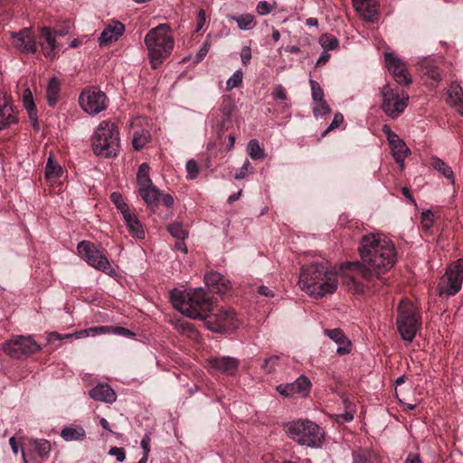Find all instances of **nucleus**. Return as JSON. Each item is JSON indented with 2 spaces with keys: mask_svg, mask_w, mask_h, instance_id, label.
I'll list each match as a JSON object with an SVG mask.
<instances>
[{
  "mask_svg": "<svg viewBox=\"0 0 463 463\" xmlns=\"http://www.w3.org/2000/svg\"><path fill=\"white\" fill-rule=\"evenodd\" d=\"M361 261L348 263L365 280L379 277L393 268L397 262L394 243L380 233L364 235L358 247Z\"/></svg>",
  "mask_w": 463,
  "mask_h": 463,
  "instance_id": "obj_1",
  "label": "nucleus"
},
{
  "mask_svg": "<svg viewBox=\"0 0 463 463\" xmlns=\"http://www.w3.org/2000/svg\"><path fill=\"white\" fill-rule=\"evenodd\" d=\"M298 284L314 298L333 294L338 288V273L327 263L312 262L301 267Z\"/></svg>",
  "mask_w": 463,
  "mask_h": 463,
  "instance_id": "obj_2",
  "label": "nucleus"
},
{
  "mask_svg": "<svg viewBox=\"0 0 463 463\" xmlns=\"http://www.w3.org/2000/svg\"><path fill=\"white\" fill-rule=\"evenodd\" d=\"M171 298L182 314L194 319L203 320L213 309L212 298L203 288H194L188 293L174 290L171 292Z\"/></svg>",
  "mask_w": 463,
  "mask_h": 463,
  "instance_id": "obj_3",
  "label": "nucleus"
},
{
  "mask_svg": "<svg viewBox=\"0 0 463 463\" xmlns=\"http://www.w3.org/2000/svg\"><path fill=\"white\" fill-rule=\"evenodd\" d=\"M91 146L98 156L116 157L120 150V137L115 123L109 120L100 122L91 137Z\"/></svg>",
  "mask_w": 463,
  "mask_h": 463,
  "instance_id": "obj_4",
  "label": "nucleus"
},
{
  "mask_svg": "<svg viewBox=\"0 0 463 463\" xmlns=\"http://www.w3.org/2000/svg\"><path fill=\"white\" fill-rule=\"evenodd\" d=\"M150 63L156 69L169 56L174 48V40L167 24H159L145 36Z\"/></svg>",
  "mask_w": 463,
  "mask_h": 463,
  "instance_id": "obj_5",
  "label": "nucleus"
},
{
  "mask_svg": "<svg viewBox=\"0 0 463 463\" xmlns=\"http://www.w3.org/2000/svg\"><path fill=\"white\" fill-rule=\"evenodd\" d=\"M397 312V329L402 338L411 343L420 328V315L414 304L407 299H402L400 302Z\"/></svg>",
  "mask_w": 463,
  "mask_h": 463,
  "instance_id": "obj_6",
  "label": "nucleus"
},
{
  "mask_svg": "<svg viewBox=\"0 0 463 463\" xmlns=\"http://www.w3.org/2000/svg\"><path fill=\"white\" fill-rule=\"evenodd\" d=\"M288 435L302 446L317 448L323 441V431L315 422L305 420H296L287 424Z\"/></svg>",
  "mask_w": 463,
  "mask_h": 463,
  "instance_id": "obj_7",
  "label": "nucleus"
},
{
  "mask_svg": "<svg viewBox=\"0 0 463 463\" xmlns=\"http://www.w3.org/2000/svg\"><path fill=\"white\" fill-rule=\"evenodd\" d=\"M382 109L392 119L397 118L408 106V94L396 85L385 84L382 90Z\"/></svg>",
  "mask_w": 463,
  "mask_h": 463,
  "instance_id": "obj_8",
  "label": "nucleus"
},
{
  "mask_svg": "<svg viewBox=\"0 0 463 463\" xmlns=\"http://www.w3.org/2000/svg\"><path fill=\"white\" fill-rule=\"evenodd\" d=\"M77 250L79 256L90 266L111 277L117 275L108 258L101 253L94 243L89 241H82L78 243Z\"/></svg>",
  "mask_w": 463,
  "mask_h": 463,
  "instance_id": "obj_9",
  "label": "nucleus"
},
{
  "mask_svg": "<svg viewBox=\"0 0 463 463\" xmlns=\"http://www.w3.org/2000/svg\"><path fill=\"white\" fill-rule=\"evenodd\" d=\"M463 284V259L451 263L441 277L438 290L439 296L452 297L458 294Z\"/></svg>",
  "mask_w": 463,
  "mask_h": 463,
  "instance_id": "obj_10",
  "label": "nucleus"
},
{
  "mask_svg": "<svg viewBox=\"0 0 463 463\" xmlns=\"http://www.w3.org/2000/svg\"><path fill=\"white\" fill-rule=\"evenodd\" d=\"M3 349L10 357L22 359L39 352L41 345L31 335H17L7 341Z\"/></svg>",
  "mask_w": 463,
  "mask_h": 463,
  "instance_id": "obj_11",
  "label": "nucleus"
},
{
  "mask_svg": "<svg viewBox=\"0 0 463 463\" xmlns=\"http://www.w3.org/2000/svg\"><path fill=\"white\" fill-rule=\"evenodd\" d=\"M205 326L216 333H223L236 326L235 314L230 309L221 308L215 313H208L203 318Z\"/></svg>",
  "mask_w": 463,
  "mask_h": 463,
  "instance_id": "obj_12",
  "label": "nucleus"
},
{
  "mask_svg": "<svg viewBox=\"0 0 463 463\" xmlns=\"http://www.w3.org/2000/svg\"><path fill=\"white\" fill-rule=\"evenodd\" d=\"M82 109L90 115H96L107 109L106 94L94 88L83 90L79 98Z\"/></svg>",
  "mask_w": 463,
  "mask_h": 463,
  "instance_id": "obj_13",
  "label": "nucleus"
},
{
  "mask_svg": "<svg viewBox=\"0 0 463 463\" xmlns=\"http://www.w3.org/2000/svg\"><path fill=\"white\" fill-rule=\"evenodd\" d=\"M240 361L232 356H213L206 360V368L210 373H221L233 376L237 373Z\"/></svg>",
  "mask_w": 463,
  "mask_h": 463,
  "instance_id": "obj_14",
  "label": "nucleus"
},
{
  "mask_svg": "<svg viewBox=\"0 0 463 463\" xmlns=\"http://www.w3.org/2000/svg\"><path fill=\"white\" fill-rule=\"evenodd\" d=\"M138 194L152 212L158 208L160 201L166 207H171L174 204L173 196L169 194H162L154 184L139 190Z\"/></svg>",
  "mask_w": 463,
  "mask_h": 463,
  "instance_id": "obj_15",
  "label": "nucleus"
},
{
  "mask_svg": "<svg viewBox=\"0 0 463 463\" xmlns=\"http://www.w3.org/2000/svg\"><path fill=\"white\" fill-rule=\"evenodd\" d=\"M14 46L22 53L34 54L37 45L33 33L30 28H23L17 33H11Z\"/></svg>",
  "mask_w": 463,
  "mask_h": 463,
  "instance_id": "obj_16",
  "label": "nucleus"
},
{
  "mask_svg": "<svg viewBox=\"0 0 463 463\" xmlns=\"http://www.w3.org/2000/svg\"><path fill=\"white\" fill-rule=\"evenodd\" d=\"M385 63L397 83L409 85L411 82V78L406 71V64L400 58L393 53H386Z\"/></svg>",
  "mask_w": 463,
  "mask_h": 463,
  "instance_id": "obj_17",
  "label": "nucleus"
},
{
  "mask_svg": "<svg viewBox=\"0 0 463 463\" xmlns=\"http://www.w3.org/2000/svg\"><path fill=\"white\" fill-rule=\"evenodd\" d=\"M18 122L17 112L12 99L5 90H0V130Z\"/></svg>",
  "mask_w": 463,
  "mask_h": 463,
  "instance_id": "obj_18",
  "label": "nucleus"
},
{
  "mask_svg": "<svg viewBox=\"0 0 463 463\" xmlns=\"http://www.w3.org/2000/svg\"><path fill=\"white\" fill-rule=\"evenodd\" d=\"M125 32V25L119 21H113L109 24L99 37L100 46L108 45L111 43L117 42Z\"/></svg>",
  "mask_w": 463,
  "mask_h": 463,
  "instance_id": "obj_19",
  "label": "nucleus"
},
{
  "mask_svg": "<svg viewBox=\"0 0 463 463\" xmlns=\"http://www.w3.org/2000/svg\"><path fill=\"white\" fill-rule=\"evenodd\" d=\"M388 143L395 162L398 163L402 168H403L404 160L408 155L411 154L410 148L407 146L405 142L396 134H392L389 137Z\"/></svg>",
  "mask_w": 463,
  "mask_h": 463,
  "instance_id": "obj_20",
  "label": "nucleus"
},
{
  "mask_svg": "<svg viewBox=\"0 0 463 463\" xmlns=\"http://www.w3.org/2000/svg\"><path fill=\"white\" fill-rule=\"evenodd\" d=\"M108 331V327L106 326H94L90 327L89 329L80 330L72 334H59L57 332H51L48 334L47 340L48 342H52L55 340H64V339H80L86 336H89L90 335H95L98 334H103Z\"/></svg>",
  "mask_w": 463,
  "mask_h": 463,
  "instance_id": "obj_21",
  "label": "nucleus"
},
{
  "mask_svg": "<svg viewBox=\"0 0 463 463\" xmlns=\"http://www.w3.org/2000/svg\"><path fill=\"white\" fill-rule=\"evenodd\" d=\"M325 335L338 345L336 354H347L352 350V343L340 328L326 329Z\"/></svg>",
  "mask_w": 463,
  "mask_h": 463,
  "instance_id": "obj_22",
  "label": "nucleus"
},
{
  "mask_svg": "<svg viewBox=\"0 0 463 463\" xmlns=\"http://www.w3.org/2000/svg\"><path fill=\"white\" fill-rule=\"evenodd\" d=\"M354 9L367 22L377 20L378 12L376 10L377 0H352Z\"/></svg>",
  "mask_w": 463,
  "mask_h": 463,
  "instance_id": "obj_23",
  "label": "nucleus"
},
{
  "mask_svg": "<svg viewBox=\"0 0 463 463\" xmlns=\"http://www.w3.org/2000/svg\"><path fill=\"white\" fill-rule=\"evenodd\" d=\"M89 395L95 401L113 403L117 395L114 390L107 383H99L89 391Z\"/></svg>",
  "mask_w": 463,
  "mask_h": 463,
  "instance_id": "obj_24",
  "label": "nucleus"
},
{
  "mask_svg": "<svg viewBox=\"0 0 463 463\" xmlns=\"http://www.w3.org/2000/svg\"><path fill=\"white\" fill-rule=\"evenodd\" d=\"M41 37L45 40V42L41 43L44 56L51 60L54 59L57 42L53 30L47 26L42 27Z\"/></svg>",
  "mask_w": 463,
  "mask_h": 463,
  "instance_id": "obj_25",
  "label": "nucleus"
},
{
  "mask_svg": "<svg viewBox=\"0 0 463 463\" xmlns=\"http://www.w3.org/2000/svg\"><path fill=\"white\" fill-rule=\"evenodd\" d=\"M204 282L207 287L212 288L217 293H224L229 287L230 281L217 271H210L204 275Z\"/></svg>",
  "mask_w": 463,
  "mask_h": 463,
  "instance_id": "obj_26",
  "label": "nucleus"
},
{
  "mask_svg": "<svg viewBox=\"0 0 463 463\" xmlns=\"http://www.w3.org/2000/svg\"><path fill=\"white\" fill-rule=\"evenodd\" d=\"M352 458L353 463H381L380 455L366 448L353 450Z\"/></svg>",
  "mask_w": 463,
  "mask_h": 463,
  "instance_id": "obj_27",
  "label": "nucleus"
},
{
  "mask_svg": "<svg viewBox=\"0 0 463 463\" xmlns=\"http://www.w3.org/2000/svg\"><path fill=\"white\" fill-rule=\"evenodd\" d=\"M23 102L33 128L38 131L40 128L37 117V109L33 101V94L29 90H26L24 92Z\"/></svg>",
  "mask_w": 463,
  "mask_h": 463,
  "instance_id": "obj_28",
  "label": "nucleus"
},
{
  "mask_svg": "<svg viewBox=\"0 0 463 463\" xmlns=\"http://www.w3.org/2000/svg\"><path fill=\"white\" fill-rule=\"evenodd\" d=\"M62 439L65 441H79L86 439L85 430L79 425L65 426L60 433Z\"/></svg>",
  "mask_w": 463,
  "mask_h": 463,
  "instance_id": "obj_29",
  "label": "nucleus"
},
{
  "mask_svg": "<svg viewBox=\"0 0 463 463\" xmlns=\"http://www.w3.org/2000/svg\"><path fill=\"white\" fill-rule=\"evenodd\" d=\"M123 219L129 233L133 237L137 239L145 238V231L143 226L135 213L130 212Z\"/></svg>",
  "mask_w": 463,
  "mask_h": 463,
  "instance_id": "obj_30",
  "label": "nucleus"
},
{
  "mask_svg": "<svg viewBox=\"0 0 463 463\" xmlns=\"http://www.w3.org/2000/svg\"><path fill=\"white\" fill-rule=\"evenodd\" d=\"M61 83L58 78L50 79L46 88V99L50 107H54L60 98Z\"/></svg>",
  "mask_w": 463,
  "mask_h": 463,
  "instance_id": "obj_31",
  "label": "nucleus"
},
{
  "mask_svg": "<svg viewBox=\"0 0 463 463\" xmlns=\"http://www.w3.org/2000/svg\"><path fill=\"white\" fill-rule=\"evenodd\" d=\"M430 164L436 171L440 173L444 177L449 179L451 183H454L455 176H454L453 170L442 159L434 156L430 158Z\"/></svg>",
  "mask_w": 463,
  "mask_h": 463,
  "instance_id": "obj_32",
  "label": "nucleus"
},
{
  "mask_svg": "<svg viewBox=\"0 0 463 463\" xmlns=\"http://www.w3.org/2000/svg\"><path fill=\"white\" fill-rule=\"evenodd\" d=\"M149 165L146 163H143L139 165L137 173V184L138 191L154 184L149 176Z\"/></svg>",
  "mask_w": 463,
  "mask_h": 463,
  "instance_id": "obj_33",
  "label": "nucleus"
},
{
  "mask_svg": "<svg viewBox=\"0 0 463 463\" xmlns=\"http://www.w3.org/2000/svg\"><path fill=\"white\" fill-rule=\"evenodd\" d=\"M30 445L33 447L38 456L42 458H48L52 450L49 440L45 439H32Z\"/></svg>",
  "mask_w": 463,
  "mask_h": 463,
  "instance_id": "obj_34",
  "label": "nucleus"
},
{
  "mask_svg": "<svg viewBox=\"0 0 463 463\" xmlns=\"http://www.w3.org/2000/svg\"><path fill=\"white\" fill-rule=\"evenodd\" d=\"M62 173V168L59 165L58 162L52 159V156H50L48 157L46 165H45V177L47 180L54 181L58 179Z\"/></svg>",
  "mask_w": 463,
  "mask_h": 463,
  "instance_id": "obj_35",
  "label": "nucleus"
},
{
  "mask_svg": "<svg viewBox=\"0 0 463 463\" xmlns=\"http://www.w3.org/2000/svg\"><path fill=\"white\" fill-rule=\"evenodd\" d=\"M420 65L425 70L424 73L427 77L436 82L441 80L440 74L437 66L433 63L432 60L425 58L420 61Z\"/></svg>",
  "mask_w": 463,
  "mask_h": 463,
  "instance_id": "obj_36",
  "label": "nucleus"
},
{
  "mask_svg": "<svg viewBox=\"0 0 463 463\" xmlns=\"http://www.w3.org/2000/svg\"><path fill=\"white\" fill-rule=\"evenodd\" d=\"M348 263L349 262L345 263V268L349 269L350 270H352L354 272V275L350 276V277H347L345 283H346L348 288L350 290H352L354 293L362 294L364 292V286L356 278V276H361V275L357 274L354 270V269L351 266L348 265Z\"/></svg>",
  "mask_w": 463,
  "mask_h": 463,
  "instance_id": "obj_37",
  "label": "nucleus"
},
{
  "mask_svg": "<svg viewBox=\"0 0 463 463\" xmlns=\"http://www.w3.org/2000/svg\"><path fill=\"white\" fill-rule=\"evenodd\" d=\"M310 381L304 375L299 376L296 381L290 383L294 394L307 395L310 388Z\"/></svg>",
  "mask_w": 463,
  "mask_h": 463,
  "instance_id": "obj_38",
  "label": "nucleus"
},
{
  "mask_svg": "<svg viewBox=\"0 0 463 463\" xmlns=\"http://www.w3.org/2000/svg\"><path fill=\"white\" fill-rule=\"evenodd\" d=\"M449 102L452 105L463 103V90L457 82H452L448 90Z\"/></svg>",
  "mask_w": 463,
  "mask_h": 463,
  "instance_id": "obj_39",
  "label": "nucleus"
},
{
  "mask_svg": "<svg viewBox=\"0 0 463 463\" xmlns=\"http://www.w3.org/2000/svg\"><path fill=\"white\" fill-rule=\"evenodd\" d=\"M150 140V134L146 130H135L132 137V145L136 150L142 149Z\"/></svg>",
  "mask_w": 463,
  "mask_h": 463,
  "instance_id": "obj_40",
  "label": "nucleus"
},
{
  "mask_svg": "<svg viewBox=\"0 0 463 463\" xmlns=\"http://www.w3.org/2000/svg\"><path fill=\"white\" fill-rule=\"evenodd\" d=\"M232 19L236 21L238 27L243 31L250 30L255 26L254 16L250 14L233 16Z\"/></svg>",
  "mask_w": 463,
  "mask_h": 463,
  "instance_id": "obj_41",
  "label": "nucleus"
},
{
  "mask_svg": "<svg viewBox=\"0 0 463 463\" xmlns=\"http://www.w3.org/2000/svg\"><path fill=\"white\" fill-rule=\"evenodd\" d=\"M247 153L253 160H259L264 157V150L260 147L257 139H250L247 146Z\"/></svg>",
  "mask_w": 463,
  "mask_h": 463,
  "instance_id": "obj_42",
  "label": "nucleus"
},
{
  "mask_svg": "<svg viewBox=\"0 0 463 463\" xmlns=\"http://www.w3.org/2000/svg\"><path fill=\"white\" fill-rule=\"evenodd\" d=\"M110 199L117 207V209L120 212L123 218L130 213L128 209V205L125 203L124 198L118 193H112L110 195Z\"/></svg>",
  "mask_w": 463,
  "mask_h": 463,
  "instance_id": "obj_43",
  "label": "nucleus"
},
{
  "mask_svg": "<svg viewBox=\"0 0 463 463\" xmlns=\"http://www.w3.org/2000/svg\"><path fill=\"white\" fill-rule=\"evenodd\" d=\"M319 43L325 51L335 50L339 46L338 40L335 36L326 33L319 38Z\"/></svg>",
  "mask_w": 463,
  "mask_h": 463,
  "instance_id": "obj_44",
  "label": "nucleus"
},
{
  "mask_svg": "<svg viewBox=\"0 0 463 463\" xmlns=\"http://www.w3.org/2000/svg\"><path fill=\"white\" fill-rule=\"evenodd\" d=\"M169 233L177 240L184 241L188 236V232L183 228L179 222H173L167 226Z\"/></svg>",
  "mask_w": 463,
  "mask_h": 463,
  "instance_id": "obj_45",
  "label": "nucleus"
},
{
  "mask_svg": "<svg viewBox=\"0 0 463 463\" xmlns=\"http://www.w3.org/2000/svg\"><path fill=\"white\" fill-rule=\"evenodd\" d=\"M311 95L314 102L321 101L324 99V90L318 82L310 79Z\"/></svg>",
  "mask_w": 463,
  "mask_h": 463,
  "instance_id": "obj_46",
  "label": "nucleus"
},
{
  "mask_svg": "<svg viewBox=\"0 0 463 463\" xmlns=\"http://www.w3.org/2000/svg\"><path fill=\"white\" fill-rule=\"evenodd\" d=\"M233 109H234V104L232 102V99L230 97H223L222 104H221V108H220L222 114L224 117L229 118L232 115Z\"/></svg>",
  "mask_w": 463,
  "mask_h": 463,
  "instance_id": "obj_47",
  "label": "nucleus"
},
{
  "mask_svg": "<svg viewBox=\"0 0 463 463\" xmlns=\"http://www.w3.org/2000/svg\"><path fill=\"white\" fill-rule=\"evenodd\" d=\"M242 83V72L241 70L236 71L227 80L228 90L239 87Z\"/></svg>",
  "mask_w": 463,
  "mask_h": 463,
  "instance_id": "obj_48",
  "label": "nucleus"
},
{
  "mask_svg": "<svg viewBox=\"0 0 463 463\" xmlns=\"http://www.w3.org/2000/svg\"><path fill=\"white\" fill-rule=\"evenodd\" d=\"M186 172H187V178L188 179H194L197 177L199 174V166L195 160L190 159L186 162L185 165Z\"/></svg>",
  "mask_w": 463,
  "mask_h": 463,
  "instance_id": "obj_49",
  "label": "nucleus"
},
{
  "mask_svg": "<svg viewBox=\"0 0 463 463\" xmlns=\"http://www.w3.org/2000/svg\"><path fill=\"white\" fill-rule=\"evenodd\" d=\"M316 103V106L314 108V114L315 116H317V115H326V114H328L330 112V107L329 105L327 104V102L324 99H322L321 101H317L315 102Z\"/></svg>",
  "mask_w": 463,
  "mask_h": 463,
  "instance_id": "obj_50",
  "label": "nucleus"
},
{
  "mask_svg": "<svg viewBox=\"0 0 463 463\" xmlns=\"http://www.w3.org/2000/svg\"><path fill=\"white\" fill-rule=\"evenodd\" d=\"M279 359V355H271L266 358L262 365V368L266 371V373H271L275 370Z\"/></svg>",
  "mask_w": 463,
  "mask_h": 463,
  "instance_id": "obj_51",
  "label": "nucleus"
},
{
  "mask_svg": "<svg viewBox=\"0 0 463 463\" xmlns=\"http://www.w3.org/2000/svg\"><path fill=\"white\" fill-rule=\"evenodd\" d=\"M271 97L274 100H286L287 99L286 89L280 84L276 85L271 93Z\"/></svg>",
  "mask_w": 463,
  "mask_h": 463,
  "instance_id": "obj_52",
  "label": "nucleus"
},
{
  "mask_svg": "<svg viewBox=\"0 0 463 463\" xmlns=\"http://www.w3.org/2000/svg\"><path fill=\"white\" fill-rule=\"evenodd\" d=\"M109 455L114 456L118 462H123L126 458V452L123 448L112 447L109 451Z\"/></svg>",
  "mask_w": 463,
  "mask_h": 463,
  "instance_id": "obj_53",
  "label": "nucleus"
},
{
  "mask_svg": "<svg viewBox=\"0 0 463 463\" xmlns=\"http://www.w3.org/2000/svg\"><path fill=\"white\" fill-rule=\"evenodd\" d=\"M256 11L260 15H266L272 11V7L267 1H260L257 5Z\"/></svg>",
  "mask_w": 463,
  "mask_h": 463,
  "instance_id": "obj_54",
  "label": "nucleus"
},
{
  "mask_svg": "<svg viewBox=\"0 0 463 463\" xmlns=\"http://www.w3.org/2000/svg\"><path fill=\"white\" fill-rule=\"evenodd\" d=\"M209 49L210 44L208 43H204L203 46L200 48L199 52L196 53L194 61L196 62H200L207 55Z\"/></svg>",
  "mask_w": 463,
  "mask_h": 463,
  "instance_id": "obj_55",
  "label": "nucleus"
},
{
  "mask_svg": "<svg viewBox=\"0 0 463 463\" xmlns=\"http://www.w3.org/2000/svg\"><path fill=\"white\" fill-rule=\"evenodd\" d=\"M241 59L244 66L248 65L251 59V51L250 47H243L241 51Z\"/></svg>",
  "mask_w": 463,
  "mask_h": 463,
  "instance_id": "obj_56",
  "label": "nucleus"
},
{
  "mask_svg": "<svg viewBox=\"0 0 463 463\" xmlns=\"http://www.w3.org/2000/svg\"><path fill=\"white\" fill-rule=\"evenodd\" d=\"M250 165V164L249 160H246L244 162V164L242 165V166L235 173L234 178L236 180L243 179L247 175Z\"/></svg>",
  "mask_w": 463,
  "mask_h": 463,
  "instance_id": "obj_57",
  "label": "nucleus"
},
{
  "mask_svg": "<svg viewBox=\"0 0 463 463\" xmlns=\"http://www.w3.org/2000/svg\"><path fill=\"white\" fill-rule=\"evenodd\" d=\"M112 332L117 334V335H123L125 337H133V336H135V334L133 332H131L128 328L122 327V326L112 327Z\"/></svg>",
  "mask_w": 463,
  "mask_h": 463,
  "instance_id": "obj_58",
  "label": "nucleus"
},
{
  "mask_svg": "<svg viewBox=\"0 0 463 463\" xmlns=\"http://www.w3.org/2000/svg\"><path fill=\"white\" fill-rule=\"evenodd\" d=\"M276 389L281 395L284 396H290L294 394L290 383L278 385Z\"/></svg>",
  "mask_w": 463,
  "mask_h": 463,
  "instance_id": "obj_59",
  "label": "nucleus"
},
{
  "mask_svg": "<svg viewBox=\"0 0 463 463\" xmlns=\"http://www.w3.org/2000/svg\"><path fill=\"white\" fill-rule=\"evenodd\" d=\"M344 121V117L341 113H335L334 118L329 125L327 130H332L338 128Z\"/></svg>",
  "mask_w": 463,
  "mask_h": 463,
  "instance_id": "obj_60",
  "label": "nucleus"
},
{
  "mask_svg": "<svg viewBox=\"0 0 463 463\" xmlns=\"http://www.w3.org/2000/svg\"><path fill=\"white\" fill-rule=\"evenodd\" d=\"M150 437L148 434H146L143 439H141L140 445L143 449V454L149 455L150 452Z\"/></svg>",
  "mask_w": 463,
  "mask_h": 463,
  "instance_id": "obj_61",
  "label": "nucleus"
},
{
  "mask_svg": "<svg viewBox=\"0 0 463 463\" xmlns=\"http://www.w3.org/2000/svg\"><path fill=\"white\" fill-rule=\"evenodd\" d=\"M330 56L331 55L328 53V51L323 50L318 60L317 61L316 66H321V65L326 64L328 61V60L330 59Z\"/></svg>",
  "mask_w": 463,
  "mask_h": 463,
  "instance_id": "obj_62",
  "label": "nucleus"
},
{
  "mask_svg": "<svg viewBox=\"0 0 463 463\" xmlns=\"http://www.w3.org/2000/svg\"><path fill=\"white\" fill-rule=\"evenodd\" d=\"M404 463H422L420 455L415 453H409Z\"/></svg>",
  "mask_w": 463,
  "mask_h": 463,
  "instance_id": "obj_63",
  "label": "nucleus"
},
{
  "mask_svg": "<svg viewBox=\"0 0 463 463\" xmlns=\"http://www.w3.org/2000/svg\"><path fill=\"white\" fill-rule=\"evenodd\" d=\"M258 292L262 295V296H265V297H269V298H272L274 297V294L272 292L271 289H269L268 287L266 286H260L258 289Z\"/></svg>",
  "mask_w": 463,
  "mask_h": 463,
  "instance_id": "obj_64",
  "label": "nucleus"
}]
</instances>
